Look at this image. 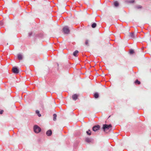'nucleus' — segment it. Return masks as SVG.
Instances as JSON below:
<instances>
[{"instance_id": "1", "label": "nucleus", "mask_w": 151, "mask_h": 151, "mask_svg": "<svg viewBox=\"0 0 151 151\" xmlns=\"http://www.w3.org/2000/svg\"><path fill=\"white\" fill-rule=\"evenodd\" d=\"M112 127V125L111 124H104L103 125L102 129L105 132L106 130L109 129L110 128Z\"/></svg>"}, {"instance_id": "2", "label": "nucleus", "mask_w": 151, "mask_h": 151, "mask_svg": "<svg viewBox=\"0 0 151 151\" xmlns=\"http://www.w3.org/2000/svg\"><path fill=\"white\" fill-rule=\"evenodd\" d=\"M33 129L34 132L36 133H39L41 131L40 128L37 125L34 126Z\"/></svg>"}, {"instance_id": "3", "label": "nucleus", "mask_w": 151, "mask_h": 151, "mask_svg": "<svg viewBox=\"0 0 151 151\" xmlns=\"http://www.w3.org/2000/svg\"><path fill=\"white\" fill-rule=\"evenodd\" d=\"M93 139L91 138L86 137L85 139V141L89 144L93 143Z\"/></svg>"}, {"instance_id": "4", "label": "nucleus", "mask_w": 151, "mask_h": 151, "mask_svg": "<svg viewBox=\"0 0 151 151\" xmlns=\"http://www.w3.org/2000/svg\"><path fill=\"white\" fill-rule=\"evenodd\" d=\"M63 30L64 34H68L70 32V30L68 26H65L63 28Z\"/></svg>"}, {"instance_id": "5", "label": "nucleus", "mask_w": 151, "mask_h": 151, "mask_svg": "<svg viewBox=\"0 0 151 151\" xmlns=\"http://www.w3.org/2000/svg\"><path fill=\"white\" fill-rule=\"evenodd\" d=\"M12 70L13 73L15 74H17L19 73V70L16 67H13Z\"/></svg>"}, {"instance_id": "6", "label": "nucleus", "mask_w": 151, "mask_h": 151, "mask_svg": "<svg viewBox=\"0 0 151 151\" xmlns=\"http://www.w3.org/2000/svg\"><path fill=\"white\" fill-rule=\"evenodd\" d=\"M46 135L48 136H50L52 134V131L50 129L47 131L46 132Z\"/></svg>"}, {"instance_id": "7", "label": "nucleus", "mask_w": 151, "mask_h": 151, "mask_svg": "<svg viewBox=\"0 0 151 151\" xmlns=\"http://www.w3.org/2000/svg\"><path fill=\"white\" fill-rule=\"evenodd\" d=\"M78 97V95L76 94H73L72 96V98L73 100L74 101L76 100Z\"/></svg>"}, {"instance_id": "8", "label": "nucleus", "mask_w": 151, "mask_h": 151, "mask_svg": "<svg viewBox=\"0 0 151 151\" xmlns=\"http://www.w3.org/2000/svg\"><path fill=\"white\" fill-rule=\"evenodd\" d=\"M129 37L132 38H135V36H134V32H129Z\"/></svg>"}, {"instance_id": "9", "label": "nucleus", "mask_w": 151, "mask_h": 151, "mask_svg": "<svg viewBox=\"0 0 151 151\" xmlns=\"http://www.w3.org/2000/svg\"><path fill=\"white\" fill-rule=\"evenodd\" d=\"M100 127L99 125L98 124L95 125V132L98 130H99L100 129Z\"/></svg>"}, {"instance_id": "10", "label": "nucleus", "mask_w": 151, "mask_h": 151, "mask_svg": "<svg viewBox=\"0 0 151 151\" xmlns=\"http://www.w3.org/2000/svg\"><path fill=\"white\" fill-rule=\"evenodd\" d=\"M126 2L127 3L132 4L135 2L134 0H126Z\"/></svg>"}, {"instance_id": "11", "label": "nucleus", "mask_w": 151, "mask_h": 151, "mask_svg": "<svg viewBox=\"0 0 151 151\" xmlns=\"http://www.w3.org/2000/svg\"><path fill=\"white\" fill-rule=\"evenodd\" d=\"M142 8V6L140 5H138L135 6L134 7V8L136 9H141Z\"/></svg>"}, {"instance_id": "12", "label": "nucleus", "mask_w": 151, "mask_h": 151, "mask_svg": "<svg viewBox=\"0 0 151 151\" xmlns=\"http://www.w3.org/2000/svg\"><path fill=\"white\" fill-rule=\"evenodd\" d=\"M134 83L136 85H139L141 83L140 82L138 79H136L134 82Z\"/></svg>"}, {"instance_id": "13", "label": "nucleus", "mask_w": 151, "mask_h": 151, "mask_svg": "<svg viewBox=\"0 0 151 151\" xmlns=\"http://www.w3.org/2000/svg\"><path fill=\"white\" fill-rule=\"evenodd\" d=\"M114 6L116 7H117L118 6H119V3H118V2L116 1L114 2Z\"/></svg>"}, {"instance_id": "14", "label": "nucleus", "mask_w": 151, "mask_h": 151, "mask_svg": "<svg viewBox=\"0 0 151 151\" xmlns=\"http://www.w3.org/2000/svg\"><path fill=\"white\" fill-rule=\"evenodd\" d=\"M99 97V93L97 92H95V99H97Z\"/></svg>"}, {"instance_id": "15", "label": "nucleus", "mask_w": 151, "mask_h": 151, "mask_svg": "<svg viewBox=\"0 0 151 151\" xmlns=\"http://www.w3.org/2000/svg\"><path fill=\"white\" fill-rule=\"evenodd\" d=\"M18 58L19 60H22V55L21 54H19L18 55Z\"/></svg>"}, {"instance_id": "16", "label": "nucleus", "mask_w": 151, "mask_h": 151, "mask_svg": "<svg viewBox=\"0 0 151 151\" xmlns=\"http://www.w3.org/2000/svg\"><path fill=\"white\" fill-rule=\"evenodd\" d=\"M78 51L77 50H76L75 51H74L73 53V55L75 57L77 55L78 53Z\"/></svg>"}, {"instance_id": "17", "label": "nucleus", "mask_w": 151, "mask_h": 151, "mask_svg": "<svg viewBox=\"0 0 151 151\" xmlns=\"http://www.w3.org/2000/svg\"><path fill=\"white\" fill-rule=\"evenodd\" d=\"M36 113L37 114L39 117H40L41 116V114L40 113V111L38 110L36 111Z\"/></svg>"}, {"instance_id": "18", "label": "nucleus", "mask_w": 151, "mask_h": 151, "mask_svg": "<svg viewBox=\"0 0 151 151\" xmlns=\"http://www.w3.org/2000/svg\"><path fill=\"white\" fill-rule=\"evenodd\" d=\"M86 133L88 135H90L91 134V132L90 130H88L86 131Z\"/></svg>"}, {"instance_id": "19", "label": "nucleus", "mask_w": 151, "mask_h": 151, "mask_svg": "<svg viewBox=\"0 0 151 151\" xmlns=\"http://www.w3.org/2000/svg\"><path fill=\"white\" fill-rule=\"evenodd\" d=\"M53 120L54 121H55L56 120L57 115L55 114H54L53 115Z\"/></svg>"}, {"instance_id": "20", "label": "nucleus", "mask_w": 151, "mask_h": 151, "mask_svg": "<svg viewBox=\"0 0 151 151\" xmlns=\"http://www.w3.org/2000/svg\"><path fill=\"white\" fill-rule=\"evenodd\" d=\"M129 53L131 55L133 54L134 53V51L133 50L131 49L129 50Z\"/></svg>"}, {"instance_id": "21", "label": "nucleus", "mask_w": 151, "mask_h": 151, "mask_svg": "<svg viewBox=\"0 0 151 151\" xmlns=\"http://www.w3.org/2000/svg\"><path fill=\"white\" fill-rule=\"evenodd\" d=\"M88 41V40H86L85 41V44L88 46H89Z\"/></svg>"}, {"instance_id": "22", "label": "nucleus", "mask_w": 151, "mask_h": 151, "mask_svg": "<svg viewBox=\"0 0 151 151\" xmlns=\"http://www.w3.org/2000/svg\"><path fill=\"white\" fill-rule=\"evenodd\" d=\"M3 24V22L2 21H0V26H2Z\"/></svg>"}, {"instance_id": "23", "label": "nucleus", "mask_w": 151, "mask_h": 151, "mask_svg": "<svg viewBox=\"0 0 151 151\" xmlns=\"http://www.w3.org/2000/svg\"><path fill=\"white\" fill-rule=\"evenodd\" d=\"M32 34H33V33L32 32H29L28 34L29 36V37H31L32 36Z\"/></svg>"}, {"instance_id": "24", "label": "nucleus", "mask_w": 151, "mask_h": 151, "mask_svg": "<svg viewBox=\"0 0 151 151\" xmlns=\"http://www.w3.org/2000/svg\"><path fill=\"white\" fill-rule=\"evenodd\" d=\"M91 27L93 28H94V23H93L91 25Z\"/></svg>"}, {"instance_id": "25", "label": "nucleus", "mask_w": 151, "mask_h": 151, "mask_svg": "<svg viewBox=\"0 0 151 151\" xmlns=\"http://www.w3.org/2000/svg\"><path fill=\"white\" fill-rule=\"evenodd\" d=\"M3 112V110H1L0 111V114H2Z\"/></svg>"}, {"instance_id": "26", "label": "nucleus", "mask_w": 151, "mask_h": 151, "mask_svg": "<svg viewBox=\"0 0 151 151\" xmlns=\"http://www.w3.org/2000/svg\"><path fill=\"white\" fill-rule=\"evenodd\" d=\"M98 75H99V74L98 73H96L95 72V76H98Z\"/></svg>"}, {"instance_id": "27", "label": "nucleus", "mask_w": 151, "mask_h": 151, "mask_svg": "<svg viewBox=\"0 0 151 151\" xmlns=\"http://www.w3.org/2000/svg\"><path fill=\"white\" fill-rule=\"evenodd\" d=\"M92 130L93 131H94V126H93L92 127Z\"/></svg>"}, {"instance_id": "28", "label": "nucleus", "mask_w": 151, "mask_h": 151, "mask_svg": "<svg viewBox=\"0 0 151 151\" xmlns=\"http://www.w3.org/2000/svg\"><path fill=\"white\" fill-rule=\"evenodd\" d=\"M96 23H95V27H96Z\"/></svg>"}, {"instance_id": "29", "label": "nucleus", "mask_w": 151, "mask_h": 151, "mask_svg": "<svg viewBox=\"0 0 151 151\" xmlns=\"http://www.w3.org/2000/svg\"><path fill=\"white\" fill-rule=\"evenodd\" d=\"M57 66H58L59 65L58 64V63H57Z\"/></svg>"}, {"instance_id": "30", "label": "nucleus", "mask_w": 151, "mask_h": 151, "mask_svg": "<svg viewBox=\"0 0 151 151\" xmlns=\"http://www.w3.org/2000/svg\"><path fill=\"white\" fill-rule=\"evenodd\" d=\"M110 116H110H110H109L108 118H109V117H110Z\"/></svg>"}, {"instance_id": "31", "label": "nucleus", "mask_w": 151, "mask_h": 151, "mask_svg": "<svg viewBox=\"0 0 151 151\" xmlns=\"http://www.w3.org/2000/svg\"><path fill=\"white\" fill-rule=\"evenodd\" d=\"M96 117L95 116V117Z\"/></svg>"}]
</instances>
